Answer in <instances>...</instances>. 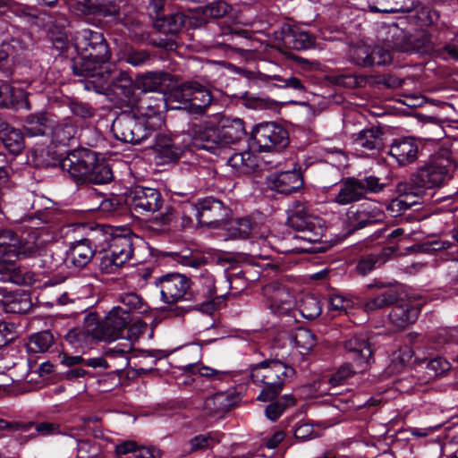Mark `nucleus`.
<instances>
[{
  "label": "nucleus",
  "instance_id": "23",
  "mask_svg": "<svg viewBox=\"0 0 458 458\" xmlns=\"http://www.w3.org/2000/svg\"><path fill=\"white\" fill-rule=\"evenodd\" d=\"M267 182L271 190L287 195L299 190L303 179L299 171L293 170L270 174Z\"/></svg>",
  "mask_w": 458,
  "mask_h": 458
},
{
  "label": "nucleus",
  "instance_id": "38",
  "mask_svg": "<svg viewBox=\"0 0 458 458\" xmlns=\"http://www.w3.org/2000/svg\"><path fill=\"white\" fill-rule=\"evenodd\" d=\"M354 142L368 150L379 149L383 144L382 133L377 128L365 129L358 133Z\"/></svg>",
  "mask_w": 458,
  "mask_h": 458
},
{
  "label": "nucleus",
  "instance_id": "13",
  "mask_svg": "<svg viewBox=\"0 0 458 458\" xmlns=\"http://www.w3.org/2000/svg\"><path fill=\"white\" fill-rule=\"evenodd\" d=\"M451 177L449 167L442 161L427 164L411 175V185L425 191L441 186Z\"/></svg>",
  "mask_w": 458,
  "mask_h": 458
},
{
  "label": "nucleus",
  "instance_id": "29",
  "mask_svg": "<svg viewBox=\"0 0 458 458\" xmlns=\"http://www.w3.org/2000/svg\"><path fill=\"white\" fill-rule=\"evenodd\" d=\"M284 41L295 50H306L315 44V38L308 31L297 26H288L284 30Z\"/></svg>",
  "mask_w": 458,
  "mask_h": 458
},
{
  "label": "nucleus",
  "instance_id": "19",
  "mask_svg": "<svg viewBox=\"0 0 458 458\" xmlns=\"http://www.w3.org/2000/svg\"><path fill=\"white\" fill-rule=\"evenodd\" d=\"M267 305L275 314H284L293 306V297L290 291L279 283H271L263 289Z\"/></svg>",
  "mask_w": 458,
  "mask_h": 458
},
{
  "label": "nucleus",
  "instance_id": "25",
  "mask_svg": "<svg viewBox=\"0 0 458 458\" xmlns=\"http://www.w3.org/2000/svg\"><path fill=\"white\" fill-rule=\"evenodd\" d=\"M114 0H96L94 4L78 3V15L84 17L87 21H100L103 18L113 16L114 13Z\"/></svg>",
  "mask_w": 458,
  "mask_h": 458
},
{
  "label": "nucleus",
  "instance_id": "15",
  "mask_svg": "<svg viewBox=\"0 0 458 458\" xmlns=\"http://www.w3.org/2000/svg\"><path fill=\"white\" fill-rule=\"evenodd\" d=\"M124 201L135 211L154 213L161 208L163 198L157 189L136 186L125 193Z\"/></svg>",
  "mask_w": 458,
  "mask_h": 458
},
{
  "label": "nucleus",
  "instance_id": "36",
  "mask_svg": "<svg viewBox=\"0 0 458 458\" xmlns=\"http://www.w3.org/2000/svg\"><path fill=\"white\" fill-rule=\"evenodd\" d=\"M50 124L51 122L45 114H30L25 121L24 133L29 137L46 135L50 131Z\"/></svg>",
  "mask_w": 458,
  "mask_h": 458
},
{
  "label": "nucleus",
  "instance_id": "8",
  "mask_svg": "<svg viewBox=\"0 0 458 458\" xmlns=\"http://www.w3.org/2000/svg\"><path fill=\"white\" fill-rule=\"evenodd\" d=\"M321 222L302 203H296L293 207L287 220L289 226L298 233L295 237L310 243L318 242L322 238L325 228Z\"/></svg>",
  "mask_w": 458,
  "mask_h": 458
},
{
  "label": "nucleus",
  "instance_id": "56",
  "mask_svg": "<svg viewBox=\"0 0 458 458\" xmlns=\"http://www.w3.org/2000/svg\"><path fill=\"white\" fill-rule=\"evenodd\" d=\"M120 276V277H116V282L122 280V277H124V283L129 287L133 286L135 282L140 278V273L134 266L122 267L119 271L116 270V276Z\"/></svg>",
  "mask_w": 458,
  "mask_h": 458
},
{
  "label": "nucleus",
  "instance_id": "10",
  "mask_svg": "<svg viewBox=\"0 0 458 458\" xmlns=\"http://www.w3.org/2000/svg\"><path fill=\"white\" fill-rule=\"evenodd\" d=\"M252 147L259 151L279 152L289 144L287 131L275 123H262L251 131Z\"/></svg>",
  "mask_w": 458,
  "mask_h": 458
},
{
  "label": "nucleus",
  "instance_id": "24",
  "mask_svg": "<svg viewBox=\"0 0 458 458\" xmlns=\"http://www.w3.org/2000/svg\"><path fill=\"white\" fill-rule=\"evenodd\" d=\"M142 301L135 293H124L116 297V327L126 326L133 320L134 313L141 308Z\"/></svg>",
  "mask_w": 458,
  "mask_h": 458
},
{
  "label": "nucleus",
  "instance_id": "37",
  "mask_svg": "<svg viewBox=\"0 0 458 458\" xmlns=\"http://www.w3.org/2000/svg\"><path fill=\"white\" fill-rule=\"evenodd\" d=\"M187 16L182 12L172 13L165 17H158L155 26L165 34H175L185 24Z\"/></svg>",
  "mask_w": 458,
  "mask_h": 458
},
{
  "label": "nucleus",
  "instance_id": "20",
  "mask_svg": "<svg viewBox=\"0 0 458 458\" xmlns=\"http://www.w3.org/2000/svg\"><path fill=\"white\" fill-rule=\"evenodd\" d=\"M195 205L199 211V225H214L228 216V208L216 199L207 198Z\"/></svg>",
  "mask_w": 458,
  "mask_h": 458
},
{
  "label": "nucleus",
  "instance_id": "53",
  "mask_svg": "<svg viewBox=\"0 0 458 458\" xmlns=\"http://www.w3.org/2000/svg\"><path fill=\"white\" fill-rule=\"evenodd\" d=\"M77 458H103L99 444L89 440L79 442Z\"/></svg>",
  "mask_w": 458,
  "mask_h": 458
},
{
  "label": "nucleus",
  "instance_id": "17",
  "mask_svg": "<svg viewBox=\"0 0 458 458\" xmlns=\"http://www.w3.org/2000/svg\"><path fill=\"white\" fill-rule=\"evenodd\" d=\"M357 371H366L372 362V350L366 335H354L343 344Z\"/></svg>",
  "mask_w": 458,
  "mask_h": 458
},
{
  "label": "nucleus",
  "instance_id": "57",
  "mask_svg": "<svg viewBox=\"0 0 458 458\" xmlns=\"http://www.w3.org/2000/svg\"><path fill=\"white\" fill-rule=\"evenodd\" d=\"M228 12V5L223 1H216L208 4L204 9V14L211 18H220Z\"/></svg>",
  "mask_w": 458,
  "mask_h": 458
},
{
  "label": "nucleus",
  "instance_id": "18",
  "mask_svg": "<svg viewBox=\"0 0 458 458\" xmlns=\"http://www.w3.org/2000/svg\"><path fill=\"white\" fill-rule=\"evenodd\" d=\"M180 141L179 137L169 138L159 136L154 146V159L157 165H166L177 162L188 148V143Z\"/></svg>",
  "mask_w": 458,
  "mask_h": 458
},
{
  "label": "nucleus",
  "instance_id": "16",
  "mask_svg": "<svg viewBox=\"0 0 458 458\" xmlns=\"http://www.w3.org/2000/svg\"><path fill=\"white\" fill-rule=\"evenodd\" d=\"M383 210L374 202H364L350 208L346 212L345 223L350 230L355 231L364 226L383 221Z\"/></svg>",
  "mask_w": 458,
  "mask_h": 458
},
{
  "label": "nucleus",
  "instance_id": "61",
  "mask_svg": "<svg viewBox=\"0 0 458 458\" xmlns=\"http://www.w3.org/2000/svg\"><path fill=\"white\" fill-rule=\"evenodd\" d=\"M191 371L195 373L196 371L202 377H207L210 378H215L218 380H222L224 377L227 374L225 371L216 370L208 367H199V365H191Z\"/></svg>",
  "mask_w": 458,
  "mask_h": 458
},
{
  "label": "nucleus",
  "instance_id": "14",
  "mask_svg": "<svg viewBox=\"0 0 458 458\" xmlns=\"http://www.w3.org/2000/svg\"><path fill=\"white\" fill-rule=\"evenodd\" d=\"M121 110L122 112L116 114V123H118L121 129L120 135L116 133V140L139 144L148 139L151 134L148 129L128 108Z\"/></svg>",
  "mask_w": 458,
  "mask_h": 458
},
{
  "label": "nucleus",
  "instance_id": "42",
  "mask_svg": "<svg viewBox=\"0 0 458 458\" xmlns=\"http://www.w3.org/2000/svg\"><path fill=\"white\" fill-rule=\"evenodd\" d=\"M408 44L410 46L404 48V51L407 52H415L423 55L428 54L433 50L428 35L423 31L410 36L408 38Z\"/></svg>",
  "mask_w": 458,
  "mask_h": 458
},
{
  "label": "nucleus",
  "instance_id": "39",
  "mask_svg": "<svg viewBox=\"0 0 458 458\" xmlns=\"http://www.w3.org/2000/svg\"><path fill=\"white\" fill-rule=\"evenodd\" d=\"M3 304L6 312L13 314H24L32 307L30 298L26 293H14Z\"/></svg>",
  "mask_w": 458,
  "mask_h": 458
},
{
  "label": "nucleus",
  "instance_id": "62",
  "mask_svg": "<svg viewBox=\"0 0 458 458\" xmlns=\"http://www.w3.org/2000/svg\"><path fill=\"white\" fill-rule=\"evenodd\" d=\"M407 203L403 201V199L399 195L397 198L392 199L386 206V210L392 216H399L403 215L408 208L405 206Z\"/></svg>",
  "mask_w": 458,
  "mask_h": 458
},
{
  "label": "nucleus",
  "instance_id": "9",
  "mask_svg": "<svg viewBox=\"0 0 458 458\" xmlns=\"http://www.w3.org/2000/svg\"><path fill=\"white\" fill-rule=\"evenodd\" d=\"M147 324L136 320L128 323L126 326L120 324L116 327V342L123 340V343H116V376L123 377L124 370L130 365L129 353L132 350L133 343L147 330Z\"/></svg>",
  "mask_w": 458,
  "mask_h": 458
},
{
  "label": "nucleus",
  "instance_id": "26",
  "mask_svg": "<svg viewBox=\"0 0 458 458\" xmlns=\"http://www.w3.org/2000/svg\"><path fill=\"white\" fill-rule=\"evenodd\" d=\"M363 197L364 188L360 182V179L348 177L340 183L338 192L332 201L338 205L344 206L359 201Z\"/></svg>",
  "mask_w": 458,
  "mask_h": 458
},
{
  "label": "nucleus",
  "instance_id": "47",
  "mask_svg": "<svg viewBox=\"0 0 458 458\" xmlns=\"http://www.w3.org/2000/svg\"><path fill=\"white\" fill-rule=\"evenodd\" d=\"M413 357V352L409 346H404L395 352L391 358L389 369L392 373H399L408 365Z\"/></svg>",
  "mask_w": 458,
  "mask_h": 458
},
{
  "label": "nucleus",
  "instance_id": "6",
  "mask_svg": "<svg viewBox=\"0 0 458 458\" xmlns=\"http://www.w3.org/2000/svg\"><path fill=\"white\" fill-rule=\"evenodd\" d=\"M66 341L77 351L84 352L96 341L112 342L114 340V308H112L103 320L95 313L84 318L81 327L70 330Z\"/></svg>",
  "mask_w": 458,
  "mask_h": 458
},
{
  "label": "nucleus",
  "instance_id": "32",
  "mask_svg": "<svg viewBox=\"0 0 458 458\" xmlns=\"http://www.w3.org/2000/svg\"><path fill=\"white\" fill-rule=\"evenodd\" d=\"M133 254L130 229L116 226V268L122 267Z\"/></svg>",
  "mask_w": 458,
  "mask_h": 458
},
{
  "label": "nucleus",
  "instance_id": "40",
  "mask_svg": "<svg viewBox=\"0 0 458 458\" xmlns=\"http://www.w3.org/2000/svg\"><path fill=\"white\" fill-rule=\"evenodd\" d=\"M397 191L403 199V201L407 203L405 206L408 209L420 205L422 196L425 193L420 187H414L411 185V179H410L408 183H399L397 185Z\"/></svg>",
  "mask_w": 458,
  "mask_h": 458
},
{
  "label": "nucleus",
  "instance_id": "41",
  "mask_svg": "<svg viewBox=\"0 0 458 458\" xmlns=\"http://www.w3.org/2000/svg\"><path fill=\"white\" fill-rule=\"evenodd\" d=\"M49 131H51L52 141L54 143L66 146L73 140L76 129L74 126L68 123L56 124L55 126H53L51 123Z\"/></svg>",
  "mask_w": 458,
  "mask_h": 458
},
{
  "label": "nucleus",
  "instance_id": "60",
  "mask_svg": "<svg viewBox=\"0 0 458 458\" xmlns=\"http://www.w3.org/2000/svg\"><path fill=\"white\" fill-rule=\"evenodd\" d=\"M137 448L134 441H123L116 444V458H132Z\"/></svg>",
  "mask_w": 458,
  "mask_h": 458
},
{
  "label": "nucleus",
  "instance_id": "54",
  "mask_svg": "<svg viewBox=\"0 0 458 458\" xmlns=\"http://www.w3.org/2000/svg\"><path fill=\"white\" fill-rule=\"evenodd\" d=\"M199 285L201 293L208 300H212L216 294L215 278L212 274L205 270L200 273Z\"/></svg>",
  "mask_w": 458,
  "mask_h": 458
},
{
  "label": "nucleus",
  "instance_id": "35",
  "mask_svg": "<svg viewBox=\"0 0 458 458\" xmlns=\"http://www.w3.org/2000/svg\"><path fill=\"white\" fill-rule=\"evenodd\" d=\"M398 293L394 289H387L375 297L369 298L362 302L365 311L372 312L386 308L397 302Z\"/></svg>",
  "mask_w": 458,
  "mask_h": 458
},
{
  "label": "nucleus",
  "instance_id": "34",
  "mask_svg": "<svg viewBox=\"0 0 458 458\" xmlns=\"http://www.w3.org/2000/svg\"><path fill=\"white\" fill-rule=\"evenodd\" d=\"M0 135L5 149L13 154L18 155L24 148L23 136L17 129L10 127L6 123L1 124Z\"/></svg>",
  "mask_w": 458,
  "mask_h": 458
},
{
  "label": "nucleus",
  "instance_id": "11",
  "mask_svg": "<svg viewBox=\"0 0 458 458\" xmlns=\"http://www.w3.org/2000/svg\"><path fill=\"white\" fill-rule=\"evenodd\" d=\"M160 291L161 301L173 304L187 300L191 289V279L180 273H168L155 278L154 282Z\"/></svg>",
  "mask_w": 458,
  "mask_h": 458
},
{
  "label": "nucleus",
  "instance_id": "5",
  "mask_svg": "<svg viewBox=\"0 0 458 458\" xmlns=\"http://www.w3.org/2000/svg\"><path fill=\"white\" fill-rule=\"evenodd\" d=\"M284 360V354L276 352L275 359L265 360L252 367L250 376L253 382L263 386L258 400L267 402L275 399L293 377L295 371Z\"/></svg>",
  "mask_w": 458,
  "mask_h": 458
},
{
  "label": "nucleus",
  "instance_id": "59",
  "mask_svg": "<svg viewBox=\"0 0 458 458\" xmlns=\"http://www.w3.org/2000/svg\"><path fill=\"white\" fill-rule=\"evenodd\" d=\"M360 182L362 184L364 188V195L368 192L377 193L381 191L385 184L380 182L379 178L375 176H367L363 179H360Z\"/></svg>",
  "mask_w": 458,
  "mask_h": 458
},
{
  "label": "nucleus",
  "instance_id": "46",
  "mask_svg": "<svg viewBox=\"0 0 458 458\" xmlns=\"http://www.w3.org/2000/svg\"><path fill=\"white\" fill-rule=\"evenodd\" d=\"M294 404V398L292 395L284 394L276 401L268 404L266 408V416L268 420H276L288 406Z\"/></svg>",
  "mask_w": 458,
  "mask_h": 458
},
{
  "label": "nucleus",
  "instance_id": "4",
  "mask_svg": "<svg viewBox=\"0 0 458 458\" xmlns=\"http://www.w3.org/2000/svg\"><path fill=\"white\" fill-rule=\"evenodd\" d=\"M245 133L242 119L224 118L216 127H199L191 140L197 148L205 149L215 155H221L224 150L239 142Z\"/></svg>",
  "mask_w": 458,
  "mask_h": 458
},
{
  "label": "nucleus",
  "instance_id": "28",
  "mask_svg": "<svg viewBox=\"0 0 458 458\" xmlns=\"http://www.w3.org/2000/svg\"><path fill=\"white\" fill-rule=\"evenodd\" d=\"M172 82V76L165 72H149L141 75L137 81L138 89L143 92H163Z\"/></svg>",
  "mask_w": 458,
  "mask_h": 458
},
{
  "label": "nucleus",
  "instance_id": "2",
  "mask_svg": "<svg viewBox=\"0 0 458 458\" xmlns=\"http://www.w3.org/2000/svg\"><path fill=\"white\" fill-rule=\"evenodd\" d=\"M164 97L136 96V87L131 79L116 80V109L128 108L151 133L163 123L162 110L165 107Z\"/></svg>",
  "mask_w": 458,
  "mask_h": 458
},
{
  "label": "nucleus",
  "instance_id": "43",
  "mask_svg": "<svg viewBox=\"0 0 458 458\" xmlns=\"http://www.w3.org/2000/svg\"><path fill=\"white\" fill-rule=\"evenodd\" d=\"M299 311L304 318L315 319L322 311L319 300L313 295H305L300 302Z\"/></svg>",
  "mask_w": 458,
  "mask_h": 458
},
{
  "label": "nucleus",
  "instance_id": "64",
  "mask_svg": "<svg viewBox=\"0 0 458 458\" xmlns=\"http://www.w3.org/2000/svg\"><path fill=\"white\" fill-rule=\"evenodd\" d=\"M99 270L104 275H113L114 273V252L111 251L102 257L99 263Z\"/></svg>",
  "mask_w": 458,
  "mask_h": 458
},
{
  "label": "nucleus",
  "instance_id": "51",
  "mask_svg": "<svg viewBox=\"0 0 458 458\" xmlns=\"http://www.w3.org/2000/svg\"><path fill=\"white\" fill-rule=\"evenodd\" d=\"M373 52L372 47L360 44L352 49V57L353 61L360 66H373Z\"/></svg>",
  "mask_w": 458,
  "mask_h": 458
},
{
  "label": "nucleus",
  "instance_id": "1",
  "mask_svg": "<svg viewBox=\"0 0 458 458\" xmlns=\"http://www.w3.org/2000/svg\"><path fill=\"white\" fill-rule=\"evenodd\" d=\"M74 47L81 55L73 64L74 74L86 78L85 89L108 95L113 91L114 76L106 66L111 53L101 32L89 29L78 30L73 35Z\"/></svg>",
  "mask_w": 458,
  "mask_h": 458
},
{
  "label": "nucleus",
  "instance_id": "52",
  "mask_svg": "<svg viewBox=\"0 0 458 458\" xmlns=\"http://www.w3.org/2000/svg\"><path fill=\"white\" fill-rule=\"evenodd\" d=\"M219 440L216 438L212 433L204 435H197L190 439V452L194 453L198 451H203L208 448H212L215 444L218 443Z\"/></svg>",
  "mask_w": 458,
  "mask_h": 458
},
{
  "label": "nucleus",
  "instance_id": "45",
  "mask_svg": "<svg viewBox=\"0 0 458 458\" xmlns=\"http://www.w3.org/2000/svg\"><path fill=\"white\" fill-rule=\"evenodd\" d=\"M292 340L295 347L300 349L301 353L310 352L316 345L314 334L306 328L297 329Z\"/></svg>",
  "mask_w": 458,
  "mask_h": 458
},
{
  "label": "nucleus",
  "instance_id": "58",
  "mask_svg": "<svg viewBox=\"0 0 458 458\" xmlns=\"http://www.w3.org/2000/svg\"><path fill=\"white\" fill-rule=\"evenodd\" d=\"M379 258L376 255L366 256L359 261L356 269L360 275L366 276L376 267Z\"/></svg>",
  "mask_w": 458,
  "mask_h": 458
},
{
  "label": "nucleus",
  "instance_id": "27",
  "mask_svg": "<svg viewBox=\"0 0 458 458\" xmlns=\"http://www.w3.org/2000/svg\"><path fill=\"white\" fill-rule=\"evenodd\" d=\"M355 373L360 372L357 371L356 366L354 364H344L339 368V369L336 372L333 373L328 378L323 377L318 382L319 394H329L332 396L338 395V393L331 392V389L343 385L347 378H349Z\"/></svg>",
  "mask_w": 458,
  "mask_h": 458
},
{
  "label": "nucleus",
  "instance_id": "63",
  "mask_svg": "<svg viewBox=\"0 0 458 458\" xmlns=\"http://www.w3.org/2000/svg\"><path fill=\"white\" fill-rule=\"evenodd\" d=\"M427 368L437 376L447 371L450 369V364L445 359L438 357L429 360Z\"/></svg>",
  "mask_w": 458,
  "mask_h": 458
},
{
  "label": "nucleus",
  "instance_id": "49",
  "mask_svg": "<svg viewBox=\"0 0 458 458\" xmlns=\"http://www.w3.org/2000/svg\"><path fill=\"white\" fill-rule=\"evenodd\" d=\"M354 305V301L341 293H333L328 297V308L330 311L337 314L346 313Z\"/></svg>",
  "mask_w": 458,
  "mask_h": 458
},
{
  "label": "nucleus",
  "instance_id": "44",
  "mask_svg": "<svg viewBox=\"0 0 458 458\" xmlns=\"http://www.w3.org/2000/svg\"><path fill=\"white\" fill-rule=\"evenodd\" d=\"M260 79L266 82H268L270 81H276L279 82L280 84H276L278 88L282 89H292L298 92H302L305 90L304 84L302 81L294 76L290 77H283L279 74H260Z\"/></svg>",
  "mask_w": 458,
  "mask_h": 458
},
{
  "label": "nucleus",
  "instance_id": "31",
  "mask_svg": "<svg viewBox=\"0 0 458 458\" xmlns=\"http://www.w3.org/2000/svg\"><path fill=\"white\" fill-rule=\"evenodd\" d=\"M94 251L87 239L72 243L67 252V260L76 268L85 267L92 259Z\"/></svg>",
  "mask_w": 458,
  "mask_h": 458
},
{
  "label": "nucleus",
  "instance_id": "50",
  "mask_svg": "<svg viewBox=\"0 0 458 458\" xmlns=\"http://www.w3.org/2000/svg\"><path fill=\"white\" fill-rule=\"evenodd\" d=\"M256 226L252 225L250 219L241 218L234 221L231 225V235L234 238L245 239L250 235L255 238Z\"/></svg>",
  "mask_w": 458,
  "mask_h": 458
},
{
  "label": "nucleus",
  "instance_id": "22",
  "mask_svg": "<svg viewBox=\"0 0 458 458\" xmlns=\"http://www.w3.org/2000/svg\"><path fill=\"white\" fill-rule=\"evenodd\" d=\"M420 311V306L410 300L395 303L389 313V320L397 329H404L414 323Z\"/></svg>",
  "mask_w": 458,
  "mask_h": 458
},
{
  "label": "nucleus",
  "instance_id": "21",
  "mask_svg": "<svg viewBox=\"0 0 458 458\" xmlns=\"http://www.w3.org/2000/svg\"><path fill=\"white\" fill-rule=\"evenodd\" d=\"M388 154L399 165H406L418 158L419 145L412 137H403L393 140Z\"/></svg>",
  "mask_w": 458,
  "mask_h": 458
},
{
  "label": "nucleus",
  "instance_id": "48",
  "mask_svg": "<svg viewBox=\"0 0 458 458\" xmlns=\"http://www.w3.org/2000/svg\"><path fill=\"white\" fill-rule=\"evenodd\" d=\"M54 343V335L47 330L37 333L30 338V345L34 352H47Z\"/></svg>",
  "mask_w": 458,
  "mask_h": 458
},
{
  "label": "nucleus",
  "instance_id": "55",
  "mask_svg": "<svg viewBox=\"0 0 458 458\" xmlns=\"http://www.w3.org/2000/svg\"><path fill=\"white\" fill-rule=\"evenodd\" d=\"M194 219L199 225V211L196 205L190 202L183 204L181 211L182 226L184 228L192 226Z\"/></svg>",
  "mask_w": 458,
  "mask_h": 458
},
{
  "label": "nucleus",
  "instance_id": "3",
  "mask_svg": "<svg viewBox=\"0 0 458 458\" xmlns=\"http://www.w3.org/2000/svg\"><path fill=\"white\" fill-rule=\"evenodd\" d=\"M61 169L67 172L77 183L103 184L113 178L112 166L96 152L87 148L70 151L59 162Z\"/></svg>",
  "mask_w": 458,
  "mask_h": 458
},
{
  "label": "nucleus",
  "instance_id": "30",
  "mask_svg": "<svg viewBox=\"0 0 458 458\" xmlns=\"http://www.w3.org/2000/svg\"><path fill=\"white\" fill-rule=\"evenodd\" d=\"M227 164L238 174H250L260 165L259 157L250 151L234 153L229 157Z\"/></svg>",
  "mask_w": 458,
  "mask_h": 458
},
{
  "label": "nucleus",
  "instance_id": "33",
  "mask_svg": "<svg viewBox=\"0 0 458 458\" xmlns=\"http://www.w3.org/2000/svg\"><path fill=\"white\" fill-rule=\"evenodd\" d=\"M372 13H394L409 12L413 7L411 0H366Z\"/></svg>",
  "mask_w": 458,
  "mask_h": 458
},
{
  "label": "nucleus",
  "instance_id": "12",
  "mask_svg": "<svg viewBox=\"0 0 458 458\" xmlns=\"http://www.w3.org/2000/svg\"><path fill=\"white\" fill-rule=\"evenodd\" d=\"M175 99L185 104L195 113H200L212 100L210 91L196 81H187L179 86L174 94Z\"/></svg>",
  "mask_w": 458,
  "mask_h": 458
},
{
  "label": "nucleus",
  "instance_id": "7",
  "mask_svg": "<svg viewBox=\"0 0 458 458\" xmlns=\"http://www.w3.org/2000/svg\"><path fill=\"white\" fill-rule=\"evenodd\" d=\"M41 232L30 231L25 236L19 238L12 231H0V262L11 263L21 258L37 255L45 246Z\"/></svg>",
  "mask_w": 458,
  "mask_h": 458
}]
</instances>
